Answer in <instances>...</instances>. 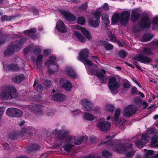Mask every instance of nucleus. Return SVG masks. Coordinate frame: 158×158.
Returning <instances> with one entry per match:
<instances>
[{"label":"nucleus","instance_id":"1","mask_svg":"<svg viewBox=\"0 0 158 158\" xmlns=\"http://www.w3.org/2000/svg\"><path fill=\"white\" fill-rule=\"evenodd\" d=\"M88 53L89 51L87 49L81 50L79 53L78 60L84 64L89 74L96 75L99 78L102 83H105L107 80L106 77L105 75L106 71L103 69L98 71L96 65H92L91 62L87 59Z\"/></svg>","mask_w":158,"mask_h":158},{"label":"nucleus","instance_id":"2","mask_svg":"<svg viewBox=\"0 0 158 158\" xmlns=\"http://www.w3.org/2000/svg\"><path fill=\"white\" fill-rule=\"evenodd\" d=\"M52 133L53 134H55L56 136V140L59 142H61V143L59 144V145H61L64 141L66 143L64 147L66 151H69L71 147L73 145V142L76 145H79L81 143V141L80 139H77L75 140L74 137L68 135L69 134L68 131L65 132L64 134H63V131L61 130H56L53 131Z\"/></svg>","mask_w":158,"mask_h":158},{"label":"nucleus","instance_id":"3","mask_svg":"<svg viewBox=\"0 0 158 158\" xmlns=\"http://www.w3.org/2000/svg\"><path fill=\"white\" fill-rule=\"evenodd\" d=\"M110 148L117 152L123 153L127 158H132L135 152L132 148L131 145L126 143H118L115 141L109 142Z\"/></svg>","mask_w":158,"mask_h":158},{"label":"nucleus","instance_id":"4","mask_svg":"<svg viewBox=\"0 0 158 158\" xmlns=\"http://www.w3.org/2000/svg\"><path fill=\"white\" fill-rule=\"evenodd\" d=\"M130 16V12L128 11H124L120 15L118 12L113 15L112 18V23L116 24L117 23L123 25H126L128 21Z\"/></svg>","mask_w":158,"mask_h":158},{"label":"nucleus","instance_id":"5","mask_svg":"<svg viewBox=\"0 0 158 158\" xmlns=\"http://www.w3.org/2000/svg\"><path fill=\"white\" fill-rule=\"evenodd\" d=\"M18 96V94L15 88L11 86L2 91L0 94V98L2 100H7L15 98Z\"/></svg>","mask_w":158,"mask_h":158},{"label":"nucleus","instance_id":"6","mask_svg":"<svg viewBox=\"0 0 158 158\" xmlns=\"http://www.w3.org/2000/svg\"><path fill=\"white\" fill-rule=\"evenodd\" d=\"M26 39L25 38L22 39L19 41H16L13 43L11 44L8 47L4 52V54L5 56L11 55L15 52L19 51L22 46L25 42Z\"/></svg>","mask_w":158,"mask_h":158},{"label":"nucleus","instance_id":"7","mask_svg":"<svg viewBox=\"0 0 158 158\" xmlns=\"http://www.w3.org/2000/svg\"><path fill=\"white\" fill-rule=\"evenodd\" d=\"M154 129L153 128L149 129L146 134L142 136H139L137 140L135 142V144L137 147L139 148H142L147 143L151 135H153Z\"/></svg>","mask_w":158,"mask_h":158},{"label":"nucleus","instance_id":"8","mask_svg":"<svg viewBox=\"0 0 158 158\" xmlns=\"http://www.w3.org/2000/svg\"><path fill=\"white\" fill-rule=\"evenodd\" d=\"M120 86L121 84L118 82L115 77H113L110 78L108 86L112 93H117L118 89Z\"/></svg>","mask_w":158,"mask_h":158},{"label":"nucleus","instance_id":"9","mask_svg":"<svg viewBox=\"0 0 158 158\" xmlns=\"http://www.w3.org/2000/svg\"><path fill=\"white\" fill-rule=\"evenodd\" d=\"M34 110L38 114L42 115L45 113L46 115L48 116H52L55 113L54 111L51 109H44L38 106H35Z\"/></svg>","mask_w":158,"mask_h":158},{"label":"nucleus","instance_id":"10","mask_svg":"<svg viewBox=\"0 0 158 158\" xmlns=\"http://www.w3.org/2000/svg\"><path fill=\"white\" fill-rule=\"evenodd\" d=\"M56 57L54 56H52L46 61L45 64L51 65V69H49L48 73H52L56 72L59 69L58 66L55 64L54 61Z\"/></svg>","mask_w":158,"mask_h":158},{"label":"nucleus","instance_id":"11","mask_svg":"<svg viewBox=\"0 0 158 158\" xmlns=\"http://www.w3.org/2000/svg\"><path fill=\"white\" fill-rule=\"evenodd\" d=\"M7 115L9 116L15 117L22 116V112L20 110L14 108H10L6 111Z\"/></svg>","mask_w":158,"mask_h":158},{"label":"nucleus","instance_id":"12","mask_svg":"<svg viewBox=\"0 0 158 158\" xmlns=\"http://www.w3.org/2000/svg\"><path fill=\"white\" fill-rule=\"evenodd\" d=\"M110 125V123L104 120L98 123L97 125V127L100 131H105L109 129Z\"/></svg>","mask_w":158,"mask_h":158},{"label":"nucleus","instance_id":"13","mask_svg":"<svg viewBox=\"0 0 158 158\" xmlns=\"http://www.w3.org/2000/svg\"><path fill=\"white\" fill-rule=\"evenodd\" d=\"M136 109L134 105H129L124 110L123 114L126 117H129L134 114Z\"/></svg>","mask_w":158,"mask_h":158},{"label":"nucleus","instance_id":"14","mask_svg":"<svg viewBox=\"0 0 158 158\" xmlns=\"http://www.w3.org/2000/svg\"><path fill=\"white\" fill-rule=\"evenodd\" d=\"M100 15V13L97 12L95 13L94 16L90 19V23L93 27H96L98 26L99 23Z\"/></svg>","mask_w":158,"mask_h":158},{"label":"nucleus","instance_id":"15","mask_svg":"<svg viewBox=\"0 0 158 158\" xmlns=\"http://www.w3.org/2000/svg\"><path fill=\"white\" fill-rule=\"evenodd\" d=\"M57 30L60 32L65 33L66 32L67 27L62 21L60 20L57 23L56 27Z\"/></svg>","mask_w":158,"mask_h":158},{"label":"nucleus","instance_id":"16","mask_svg":"<svg viewBox=\"0 0 158 158\" xmlns=\"http://www.w3.org/2000/svg\"><path fill=\"white\" fill-rule=\"evenodd\" d=\"M65 72L67 75L71 78L75 79L78 77V76L71 67H66Z\"/></svg>","mask_w":158,"mask_h":158},{"label":"nucleus","instance_id":"17","mask_svg":"<svg viewBox=\"0 0 158 158\" xmlns=\"http://www.w3.org/2000/svg\"><path fill=\"white\" fill-rule=\"evenodd\" d=\"M60 85L61 87L64 88L66 90H70L72 88V84L70 81L62 79L60 80Z\"/></svg>","mask_w":158,"mask_h":158},{"label":"nucleus","instance_id":"18","mask_svg":"<svg viewBox=\"0 0 158 158\" xmlns=\"http://www.w3.org/2000/svg\"><path fill=\"white\" fill-rule=\"evenodd\" d=\"M136 60L140 62L141 63H147L150 62L152 61L151 59L142 55H139L135 58Z\"/></svg>","mask_w":158,"mask_h":158},{"label":"nucleus","instance_id":"19","mask_svg":"<svg viewBox=\"0 0 158 158\" xmlns=\"http://www.w3.org/2000/svg\"><path fill=\"white\" fill-rule=\"evenodd\" d=\"M60 13L62 14L67 20L72 21L75 20L76 18L74 16L68 11L65 10H60Z\"/></svg>","mask_w":158,"mask_h":158},{"label":"nucleus","instance_id":"20","mask_svg":"<svg viewBox=\"0 0 158 158\" xmlns=\"http://www.w3.org/2000/svg\"><path fill=\"white\" fill-rule=\"evenodd\" d=\"M81 104L87 110L91 111L92 110L93 104L86 99L82 100L81 101Z\"/></svg>","mask_w":158,"mask_h":158},{"label":"nucleus","instance_id":"21","mask_svg":"<svg viewBox=\"0 0 158 158\" xmlns=\"http://www.w3.org/2000/svg\"><path fill=\"white\" fill-rule=\"evenodd\" d=\"M75 27L77 29L81 30L82 33L88 40H92V37L89 33L85 29L78 25H76Z\"/></svg>","mask_w":158,"mask_h":158},{"label":"nucleus","instance_id":"22","mask_svg":"<svg viewBox=\"0 0 158 158\" xmlns=\"http://www.w3.org/2000/svg\"><path fill=\"white\" fill-rule=\"evenodd\" d=\"M151 25L149 19L147 16L143 18L140 22V26L143 28H148Z\"/></svg>","mask_w":158,"mask_h":158},{"label":"nucleus","instance_id":"23","mask_svg":"<svg viewBox=\"0 0 158 158\" xmlns=\"http://www.w3.org/2000/svg\"><path fill=\"white\" fill-rule=\"evenodd\" d=\"M54 101L61 102L65 99V96L63 94H57L53 95L52 98Z\"/></svg>","mask_w":158,"mask_h":158},{"label":"nucleus","instance_id":"24","mask_svg":"<svg viewBox=\"0 0 158 158\" xmlns=\"http://www.w3.org/2000/svg\"><path fill=\"white\" fill-rule=\"evenodd\" d=\"M3 68L4 70H19V67L15 64H4Z\"/></svg>","mask_w":158,"mask_h":158},{"label":"nucleus","instance_id":"25","mask_svg":"<svg viewBox=\"0 0 158 158\" xmlns=\"http://www.w3.org/2000/svg\"><path fill=\"white\" fill-rule=\"evenodd\" d=\"M23 79V75L19 74L14 76L12 78V81L14 83H18L22 81Z\"/></svg>","mask_w":158,"mask_h":158},{"label":"nucleus","instance_id":"26","mask_svg":"<svg viewBox=\"0 0 158 158\" xmlns=\"http://www.w3.org/2000/svg\"><path fill=\"white\" fill-rule=\"evenodd\" d=\"M140 15V13L137 9L133 10L131 15V20L132 21H135L139 18Z\"/></svg>","mask_w":158,"mask_h":158},{"label":"nucleus","instance_id":"27","mask_svg":"<svg viewBox=\"0 0 158 158\" xmlns=\"http://www.w3.org/2000/svg\"><path fill=\"white\" fill-rule=\"evenodd\" d=\"M120 112L121 110L120 109L118 108L116 110L114 118V123L116 124H117L119 123V121L118 120V119Z\"/></svg>","mask_w":158,"mask_h":158},{"label":"nucleus","instance_id":"28","mask_svg":"<svg viewBox=\"0 0 158 158\" xmlns=\"http://www.w3.org/2000/svg\"><path fill=\"white\" fill-rule=\"evenodd\" d=\"M101 44L106 50H111L113 48L112 45L106 41H102Z\"/></svg>","mask_w":158,"mask_h":158},{"label":"nucleus","instance_id":"29","mask_svg":"<svg viewBox=\"0 0 158 158\" xmlns=\"http://www.w3.org/2000/svg\"><path fill=\"white\" fill-rule=\"evenodd\" d=\"M84 119L89 121H93L95 119V117L92 114L88 113H85L83 115Z\"/></svg>","mask_w":158,"mask_h":158},{"label":"nucleus","instance_id":"30","mask_svg":"<svg viewBox=\"0 0 158 158\" xmlns=\"http://www.w3.org/2000/svg\"><path fill=\"white\" fill-rule=\"evenodd\" d=\"M153 37V35L151 34H147L144 35L142 39L141 40L143 42H146L150 40Z\"/></svg>","mask_w":158,"mask_h":158},{"label":"nucleus","instance_id":"31","mask_svg":"<svg viewBox=\"0 0 158 158\" xmlns=\"http://www.w3.org/2000/svg\"><path fill=\"white\" fill-rule=\"evenodd\" d=\"M153 24V29L154 30H158V16H155L152 21Z\"/></svg>","mask_w":158,"mask_h":158},{"label":"nucleus","instance_id":"32","mask_svg":"<svg viewBox=\"0 0 158 158\" xmlns=\"http://www.w3.org/2000/svg\"><path fill=\"white\" fill-rule=\"evenodd\" d=\"M74 34L80 41L82 42H85V38L80 33L76 31H74Z\"/></svg>","mask_w":158,"mask_h":158},{"label":"nucleus","instance_id":"33","mask_svg":"<svg viewBox=\"0 0 158 158\" xmlns=\"http://www.w3.org/2000/svg\"><path fill=\"white\" fill-rule=\"evenodd\" d=\"M102 19L104 23L106 25H108L110 23V21L109 19V16L106 14H103L102 16Z\"/></svg>","mask_w":158,"mask_h":158},{"label":"nucleus","instance_id":"34","mask_svg":"<svg viewBox=\"0 0 158 158\" xmlns=\"http://www.w3.org/2000/svg\"><path fill=\"white\" fill-rule=\"evenodd\" d=\"M43 56L41 55H39L37 56L36 64L38 68H40L42 64Z\"/></svg>","mask_w":158,"mask_h":158},{"label":"nucleus","instance_id":"35","mask_svg":"<svg viewBox=\"0 0 158 158\" xmlns=\"http://www.w3.org/2000/svg\"><path fill=\"white\" fill-rule=\"evenodd\" d=\"M105 110L108 112H112L114 109V106L110 104H106L105 107Z\"/></svg>","mask_w":158,"mask_h":158},{"label":"nucleus","instance_id":"36","mask_svg":"<svg viewBox=\"0 0 158 158\" xmlns=\"http://www.w3.org/2000/svg\"><path fill=\"white\" fill-rule=\"evenodd\" d=\"M144 151H145L146 152L145 153V158H149V156L152 155L154 153V152L152 150H147L146 149H144Z\"/></svg>","mask_w":158,"mask_h":158},{"label":"nucleus","instance_id":"37","mask_svg":"<svg viewBox=\"0 0 158 158\" xmlns=\"http://www.w3.org/2000/svg\"><path fill=\"white\" fill-rule=\"evenodd\" d=\"M36 30L35 28H33L30 30H27L24 31V33L30 35L33 33H34L36 32Z\"/></svg>","mask_w":158,"mask_h":158},{"label":"nucleus","instance_id":"38","mask_svg":"<svg viewBox=\"0 0 158 158\" xmlns=\"http://www.w3.org/2000/svg\"><path fill=\"white\" fill-rule=\"evenodd\" d=\"M141 52L145 54H149L151 53V52L150 50L147 48H143L140 49Z\"/></svg>","mask_w":158,"mask_h":158},{"label":"nucleus","instance_id":"39","mask_svg":"<svg viewBox=\"0 0 158 158\" xmlns=\"http://www.w3.org/2000/svg\"><path fill=\"white\" fill-rule=\"evenodd\" d=\"M31 130H32V128L30 127H28L25 128L23 130V131L21 133V135H23V133H26V132L29 133V135L31 134V132L30 131Z\"/></svg>","mask_w":158,"mask_h":158},{"label":"nucleus","instance_id":"40","mask_svg":"<svg viewBox=\"0 0 158 158\" xmlns=\"http://www.w3.org/2000/svg\"><path fill=\"white\" fill-rule=\"evenodd\" d=\"M158 142V134L156 135H154L152 138L151 140V145H153Z\"/></svg>","mask_w":158,"mask_h":158},{"label":"nucleus","instance_id":"41","mask_svg":"<svg viewBox=\"0 0 158 158\" xmlns=\"http://www.w3.org/2000/svg\"><path fill=\"white\" fill-rule=\"evenodd\" d=\"M102 156L106 158L110 157L111 156V154L108 151H105L102 152Z\"/></svg>","mask_w":158,"mask_h":158},{"label":"nucleus","instance_id":"42","mask_svg":"<svg viewBox=\"0 0 158 158\" xmlns=\"http://www.w3.org/2000/svg\"><path fill=\"white\" fill-rule=\"evenodd\" d=\"M85 22V19L83 17H78L77 19V23L80 25L83 24Z\"/></svg>","mask_w":158,"mask_h":158},{"label":"nucleus","instance_id":"43","mask_svg":"<svg viewBox=\"0 0 158 158\" xmlns=\"http://www.w3.org/2000/svg\"><path fill=\"white\" fill-rule=\"evenodd\" d=\"M12 18L11 17H8L6 15H4L1 16V19L2 21H10Z\"/></svg>","mask_w":158,"mask_h":158},{"label":"nucleus","instance_id":"44","mask_svg":"<svg viewBox=\"0 0 158 158\" xmlns=\"http://www.w3.org/2000/svg\"><path fill=\"white\" fill-rule=\"evenodd\" d=\"M119 54L120 56L122 58H124L127 55V53L123 50L120 51Z\"/></svg>","mask_w":158,"mask_h":158},{"label":"nucleus","instance_id":"45","mask_svg":"<svg viewBox=\"0 0 158 158\" xmlns=\"http://www.w3.org/2000/svg\"><path fill=\"white\" fill-rule=\"evenodd\" d=\"M108 37L112 42H115L116 40V38L114 35L112 33L108 35Z\"/></svg>","mask_w":158,"mask_h":158},{"label":"nucleus","instance_id":"46","mask_svg":"<svg viewBox=\"0 0 158 158\" xmlns=\"http://www.w3.org/2000/svg\"><path fill=\"white\" fill-rule=\"evenodd\" d=\"M72 114L74 116L77 115L81 113V112L79 110H73L71 111Z\"/></svg>","mask_w":158,"mask_h":158},{"label":"nucleus","instance_id":"47","mask_svg":"<svg viewBox=\"0 0 158 158\" xmlns=\"http://www.w3.org/2000/svg\"><path fill=\"white\" fill-rule=\"evenodd\" d=\"M41 48L39 46L36 47L34 49V52L35 53H39L41 52Z\"/></svg>","mask_w":158,"mask_h":158},{"label":"nucleus","instance_id":"48","mask_svg":"<svg viewBox=\"0 0 158 158\" xmlns=\"http://www.w3.org/2000/svg\"><path fill=\"white\" fill-rule=\"evenodd\" d=\"M5 42V40L3 38L2 36V34L0 32V46L4 44Z\"/></svg>","mask_w":158,"mask_h":158},{"label":"nucleus","instance_id":"49","mask_svg":"<svg viewBox=\"0 0 158 158\" xmlns=\"http://www.w3.org/2000/svg\"><path fill=\"white\" fill-rule=\"evenodd\" d=\"M43 87L42 85H38L37 86L36 89L37 91L39 92H40L41 91L43 90Z\"/></svg>","mask_w":158,"mask_h":158},{"label":"nucleus","instance_id":"50","mask_svg":"<svg viewBox=\"0 0 158 158\" xmlns=\"http://www.w3.org/2000/svg\"><path fill=\"white\" fill-rule=\"evenodd\" d=\"M103 8L106 10H108L109 7L108 4L107 3H105L103 5Z\"/></svg>","mask_w":158,"mask_h":158},{"label":"nucleus","instance_id":"51","mask_svg":"<svg viewBox=\"0 0 158 158\" xmlns=\"http://www.w3.org/2000/svg\"><path fill=\"white\" fill-rule=\"evenodd\" d=\"M151 45H152V47H154L156 45H158V40L156 41L153 42L152 43Z\"/></svg>","mask_w":158,"mask_h":158},{"label":"nucleus","instance_id":"52","mask_svg":"<svg viewBox=\"0 0 158 158\" xmlns=\"http://www.w3.org/2000/svg\"><path fill=\"white\" fill-rule=\"evenodd\" d=\"M30 50V48L29 47H27L25 48L24 50V53L25 54H27L29 52Z\"/></svg>","mask_w":158,"mask_h":158},{"label":"nucleus","instance_id":"53","mask_svg":"<svg viewBox=\"0 0 158 158\" xmlns=\"http://www.w3.org/2000/svg\"><path fill=\"white\" fill-rule=\"evenodd\" d=\"M52 84V82L50 81H45V84L47 87L50 86Z\"/></svg>","mask_w":158,"mask_h":158},{"label":"nucleus","instance_id":"54","mask_svg":"<svg viewBox=\"0 0 158 158\" xmlns=\"http://www.w3.org/2000/svg\"><path fill=\"white\" fill-rule=\"evenodd\" d=\"M123 86L124 87L127 88H129L130 87V85L127 83H124L123 84Z\"/></svg>","mask_w":158,"mask_h":158},{"label":"nucleus","instance_id":"55","mask_svg":"<svg viewBox=\"0 0 158 158\" xmlns=\"http://www.w3.org/2000/svg\"><path fill=\"white\" fill-rule=\"evenodd\" d=\"M44 56H47L50 53V51L48 50H45L44 51Z\"/></svg>","mask_w":158,"mask_h":158},{"label":"nucleus","instance_id":"56","mask_svg":"<svg viewBox=\"0 0 158 158\" xmlns=\"http://www.w3.org/2000/svg\"><path fill=\"white\" fill-rule=\"evenodd\" d=\"M87 5L86 3H85L84 4L82 5L81 8L82 9L85 10L87 8Z\"/></svg>","mask_w":158,"mask_h":158},{"label":"nucleus","instance_id":"57","mask_svg":"<svg viewBox=\"0 0 158 158\" xmlns=\"http://www.w3.org/2000/svg\"><path fill=\"white\" fill-rule=\"evenodd\" d=\"M3 111L2 107H0V121L1 119V117L3 113Z\"/></svg>","mask_w":158,"mask_h":158},{"label":"nucleus","instance_id":"58","mask_svg":"<svg viewBox=\"0 0 158 158\" xmlns=\"http://www.w3.org/2000/svg\"><path fill=\"white\" fill-rule=\"evenodd\" d=\"M93 59V60H94L97 62H98L97 60L99 61V60L98 59V57L97 56H92Z\"/></svg>","mask_w":158,"mask_h":158},{"label":"nucleus","instance_id":"59","mask_svg":"<svg viewBox=\"0 0 158 158\" xmlns=\"http://www.w3.org/2000/svg\"><path fill=\"white\" fill-rule=\"evenodd\" d=\"M136 91V88L135 87H134L133 88L132 90V94L135 93Z\"/></svg>","mask_w":158,"mask_h":158},{"label":"nucleus","instance_id":"60","mask_svg":"<svg viewBox=\"0 0 158 158\" xmlns=\"http://www.w3.org/2000/svg\"><path fill=\"white\" fill-rule=\"evenodd\" d=\"M94 111H95L96 112V113H97V112H99L100 111V109L99 108H96L95 110H94Z\"/></svg>","mask_w":158,"mask_h":158},{"label":"nucleus","instance_id":"61","mask_svg":"<svg viewBox=\"0 0 158 158\" xmlns=\"http://www.w3.org/2000/svg\"><path fill=\"white\" fill-rule=\"evenodd\" d=\"M139 94H140V96L142 97V98H144L145 97L144 95L142 93H141V92H139Z\"/></svg>","mask_w":158,"mask_h":158},{"label":"nucleus","instance_id":"62","mask_svg":"<svg viewBox=\"0 0 158 158\" xmlns=\"http://www.w3.org/2000/svg\"><path fill=\"white\" fill-rule=\"evenodd\" d=\"M158 118V115L157 114H156L154 116L153 118L154 119L156 120Z\"/></svg>","mask_w":158,"mask_h":158},{"label":"nucleus","instance_id":"63","mask_svg":"<svg viewBox=\"0 0 158 158\" xmlns=\"http://www.w3.org/2000/svg\"><path fill=\"white\" fill-rule=\"evenodd\" d=\"M153 158H158V152H157V153L153 157Z\"/></svg>","mask_w":158,"mask_h":158},{"label":"nucleus","instance_id":"64","mask_svg":"<svg viewBox=\"0 0 158 158\" xmlns=\"http://www.w3.org/2000/svg\"><path fill=\"white\" fill-rule=\"evenodd\" d=\"M143 105L144 106L145 108H146L148 106L147 103L146 102H143Z\"/></svg>","mask_w":158,"mask_h":158}]
</instances>
